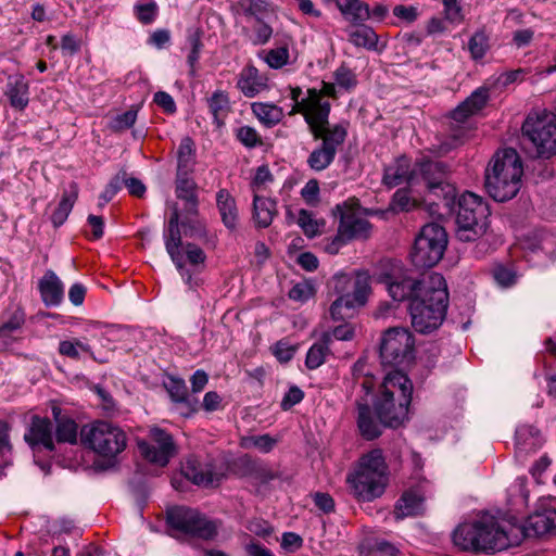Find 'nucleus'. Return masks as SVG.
<instances>
[{"mask_svg": "<svg viewBox=\"0 0 556 556\" xmlns=\"http://www.w3.org/2000/svg\"><path fill=\"white\" fill-rule=\"evenodd\" d=\"M506 525V518L483 515L479 519L459 523L452 533V540L460 551L493 554L514 546L521 538L517 528L507 532Z\"/></svg>", "mask_w": 556, "mask_h": 556, "instance_id": "1", "label": "nucleus"}, {"mask_svg": "<svg viewBox=\"0 0 556 556\" xmlns=\"http://www.w3.org/2000/svg\"><path fill=\"white\" fill-rule=\"evenodd\" d=\"M422 293L409 303L413 328L420 333L437 329L445 318L448 293L445 279L438 273L428 274Z\"/></svg>", "mask_w": 556, "mask_h": 556, "instance_id": "2", "label": "nucleus"}, {"mask_svg": "<svg viewBox=\"0 0 556 556\" xmlns=\"http://www.w3.org/2000/svg\"><path fill=\"white\" fill-rule=\"evenodd\" d=\"M413 383L399 370L388 372L375 401V412L382 426L397 428L407 420Z\"/></svg>", "mask_w": 556, "mask_h": 556, "instance_id": "3", "label": "nucleus"}, {"mask_svg": "<svg viewBox=\"0 0 556 556\" xmlns=\"http://www.w3.org/2000/svg\"><path fill=\"white\" fill-rule=\"evenodd\" d=\"M522 175L523 166L517 151L513 148L498 150L485 168V190L497 202L508 201L519 192Z\"/></svg>", "mask_w": 556, "mask_h": 556, "instance_id": "4", "label": "nucleus"}, {"mask_svg": "<svg viewBox=\"0 0 556 556\" xmlns=\"http://www.w3.org/2000/svg\"><path fill=\"white\" fill-rule=\"evenodd\" d=\"M490 215L488 203L473 192H465L458 200L456 237L464 242L479 239L486 231Z\"/></svg>", "mask_w": 556, "mask_h": 556, "instance_id": "5", "label": "nucleus"}, {"mask_svg": "<svg viewBox=\"0 0 556 556\" xmlns=\"http://www.w3.org/2000/svg\"><path fill=\"white\" fill-rule=\"evenodd\" d=\"M166 522L172 536L197 538L204 541L214 540L218 533L219 522L210 519L198 509L175 506L166 511Z\"/></svg>", "mask_w": 556, "mask_h": 556, "instance_id": "6", "label": "nucleus"}, {"mask_svg": "<svg viewBox=\"0 0 556 556\" xmlns=\"http://www.w3.org/2000/svg\"><path fill=\"white\" fill-rule=\"evenodd\" d=\"M79 439L84 446L106 458H114L126 447L124 431L106 421L84 426Z\"/></svg>", "mask_w": 556, "mask_h": 556, "instance_id": "7", "label": "nucleus"}, {"mask_svg": "<svg viewBox=\"0 0 556 556\" xmlns=\"http://www.w3.org/2000/svg\"><path fill=\"white\" fill-rule=\"evenodd\" d=\"M447 245L445 229L437 224L425 225L415 239L410 260L417 268H430L443 257Z\"/></svg>", "mask_w": 556, "mask_h": 556, "instance_id": "8", "label": "nucleus"}, {"mask_svg": "<svg viewBox=\"0 0 556 556\" xmlns=\"http://www.w3.org/2000/svg\"><path fill=\"white\" fill-rule=\"evenodd\" d=\"M522 135L535 148L536 156L556 154V115L549 112L530 114L522 125Z\"/></svg>", "mask_w": 556, "mask_h": 556, "instance_id": "9", "label": "nucleus"}, {"mask_svg": "<svg viewBox=\"0 0 556 556\" xmlns=\"http://www.w3.org/2000/svg\"><path fill=\"white\" fill-rule=\"evenodd\" d=\"M330 102L325 99L317 89H308L305 98L301 100L298 106H293L291 113H300L308 126V129L315 140L323 136V131L331 129L329 124Z\"/></svg>", "mask_w": 556, "mask_h": 556, "instance_id": "10", "label": "nucleus"}, {"mask_svg": "<svg viewBox=\"0 0 556 556\" xmlns=\"http://www.w3.org/2000/svg\"><path fill=\"white\" fill-rule=\"evenodd\" d=\"M415 341L407 328L394 327L384 331L380 343V358L384 366H397L413 357Z\"/></svg>", "mask_w": 556, "mask_h": 556, "instance_id": "11", "label": "nucleus"}, {"mask_svg": "<svg viewBox=\"0 0 556 556\" xmlns=\"http://www.w3.org/2000/svg\"><path fill=\"white\" fill-rule=\"evenodd\" d=\"M388 467L380 450L364 455L355 468L348 475L346 482L353 486H386Z\"/></svg>", "mask_w": 556, "mask_h": 556, "instance_id": "12", "label": "nucleus"}, {"mask_svg": "<svg viewBox=\"0 0 556 556\" xmlns=\"http://www.w3.org/2000/svg\"><path fill=\"white\" fill-rule=\"evenodd\" d=\"M416 185L424 182L428 191L438 198L454 197L455 189L448 182L447 166L438 161H422L413 168Z\"/></svg>", "mask_w": 556, "mask_h": 556, "instance_id": "13", "label": "nucleus"}, {"mask_svg": "<svg viewBox=\"0 0 556 556\" xmlns=\"http://www.w3.org/2000/svg\"><path fill=\"white\" fill-rule=\"evenodd\" d=\"M138 448L146 460L161 467H165L178 453L172 434L160 427H152L148 440L138 442Z\"/></svg>", "mask_w": 556, "mask_h": 556, "instance_id": "14", "label": "nucleus"}, {"mask_svg": "<svg viewBox=\"0 0 556 556\" xmlns=\"http://www.w3.org/2000/svg\"><path fill=\"white\" fill-rule=\"evenodd\" d=\"M348 136V124L339 123L332 125L328 131H323L318 140L321 143L315 148L307 157V165L315 172H321L333 162L338 148L344 142Z\"/></svg>", "mask_w": 556, "mask_h": 556, "instance_id": "15", "label": "nucleus"}, {"mask_svg": "<svg viewBox=\"0 0 556 556\" xmlns=\"http://www.w3.org/2000/svg\"><path fill=\"white\" fill-rule=\"evenodd\" d=\"M507 532L511 529L517 528L520 532L521 538L514 543L519 545L526 538L541 536L556 530V508H545L542 511H535L529 516L526 522H521L515 516L506 518Z\"/></svg>", "mask_w": 556, "mask_h": 556, "instance_id": "16", "label": "nucleus"}, {"mask_svg": "<svg viewBox=\"0 0 556 556\" xmlns=\"http://www.w3.org/2000/svg\"><path fill=\"white\" fill-rule=\"evenodd\" d=\"M489 99L488 89L479 88L475 90L464 102H462L453 112L451 113V129L452 137L456 140H462L465 136L466 128L462 125L467 122V119L482 110L486 104Z\"/></svg>", "mask_w": 556, "mask_h": 556, "instance_id": "17", "label": "nucleus"}, {"mask_svg": "<svg viewBox=\"0 0 556 556\" xmlns=\"http://www.w3.org/2000/svg\"><path fill=\"white\" fill-rule=\"evenodd\" d=\"M427 276L425 275L421 279H417L407 271L392 274L387 279L388 292L394 301L409 300L412 302L414 298L421 295V289H424V281Z\"/></svg>", "mask_w": 556, "mask_h": 556, "instance_id": "18", "label": "nucleus"}, {"mask_svg": "<svg viewBox=\"0 0 556 556\" xmlns=\"http://www.w3.org/2000/svg\"><path fill=\"white\" fill-rule=\"evenodd\" d=\"M333 290L339 296L370 294V276L366 271H356L354 275L340 273L332 278Z\"/></svg>", "mask_w": 556, "mask_h": 556, "instance_id": "19", "label": "nucleus"}, {"mask_svg": "<svg viewBox=\"0 0 556 556\" xmlns=\"http://www.w3.org/2000/svg\"><path fill=\"white\" fill-rule=\"evenodd\" d=\"M25 441L33 447H42L49 452L55 451L52 424L48 418L33 417Z\"/></svg>", "mask_w": 556, "mask_h": 556, "instance_id": "20", "label": "nucleus"}, {"mask_svg": "<svg viewBox=\"0 0 556 556\" xmlns=\"http://www.w3.org/2000/svg\"><path fill=\"white\" fill-rule=\"evenodd\" d=\"M426 509L425 495L419 489H406L394 507V517L404 519L422 515Z\"/></svg>", "mask_w": 556, "mask_h": 556, "instance_id": "21", "label": "nucleus"}, {"mask_svg": "<svg viewBox=\"0 0 556 556\" xmlns=\"http://www.w3.org/2000/svg\"><path fill=\"white\" fill-rule=\"evenodd\" d=\"M4 96L16 111H23L29 103V84L21 74L10 75L4 87Z\"/></svg>", "mask_w": 556, "mask_h": 556, "instance_id": "22", "label": "nucleus"}, {"mask_svg": "<svg viewBox=\"0 0 556 556\" xmlns=\"http://www.w3.org/2000/svg\"><path fill=\"white\" fill-rule=\"evenodd\" d=\"M165 249L170 260L175 264L177 270L185 279L187 283H190L192 275L189 269L186 268L184 253H182V240L180 229H167L164 233Z\"/></svg>", "mask_w": 556, "mask_h": 556, "instance_id": "23", "label": "nucleus"}, {"mask_svg": "<svg viewBox=\"0 0 556 556\" xmlns=\"http://www.w3.org/2000/svg\"><path fill=\"white\" fill-rule=\"evenodd\" d=\"M382 182L388 188H394L404 182L415 186L416 179H413V169L410 168L409 160L406 156H400L384 168Z\"/></svg>", "mask_w": 556, "mask_h": 556, "instance_id": "24", "label": "nucleus"}, {"mask_svg": "<svg viewBox=\"0 0 556 556\" xmlns=\"http://www.w3.org/2000/svg\"><path fill=\"white\" fill-rule=\"evenodd\" d=\"M181 475L195 485L210 484L214 481V468L211 463H202L194 456H189L181 464Z\"/></svg>", "mask_w": 556, "mask_h": 556, "instance_id": "25", "label": "nucleus"}, {"mask_svg": "<svg viewBox=\"0 0 556 556\" xmlns=\"http://www.w3.org/2000/svg\"><path fill=\"white\" fill-rule=\"evenodd\" d=\"M237 88L248 98H253L267 88V79L253 65L244 66L238 75Z\"/></svg>", "mask_w": 556, "mask_h": 556, "instance_id": "26", "label": "nucleus"}, {"mask_svg": "<svg viewBox=\"0 0 556 556\" xmlns=\"http://www.w3.org/2000/svg\"><path fill=\"white\" fill-rule=\"evenodd\" d=\"M348 40L356 48H363L369 51L378 50L379 36L374 28L365 22L349 25L346 28Z\"/></svg>", "mask_w": 556, "mask_h": 556, "instance_id": "27", "label": "nucleus"}, {"mask_svg": "<svg viewBox=\"0 0 556 556\" xmlns=\"http://www.w3.org/2000/svg\"><path fill=\"white\" fill-rule=\"evenodd\" d=\"M39 291L46 306H58L64 298L63 283L52 270H48L40 279Z\"/></svg>", "mask_w": 556, "mask_h": 556, "instance_id": "28", "label": "nucleus"}, {"mask_svg": "<svg viewBox=\"0 0 556 556\" xmlns=\"http://www.w3.org/2000/svg\"><path fill=\"white\" fill-rule=\"evenodd\" d=\"M358 294L338 296L330 306V316L333 320H344L354 316L357 307L364 306L368 300L369 294Z\"/></svg>", "mask_w": 556, "mask_h": 556, "instance_id": "29", "label": "nucleus"}, {"mask_svg": "<svg viewBox=\"0 0 556 556\" xmlns=\"http://www.w3.org/2000/svg\"><path fill=\"white\" fill-rule=\"evenodd\" d=\"M340 233L350 240L366 239L370 235L369 222L354 213L342 214L339 225Z\"/></svg>", "mask_w": 556, "mask_h": 556, "instance_id": "30", "label": "nucleus"}, {"mask_svg": "<svg viewBox=\"0 0 556 556\" xmlns=\"http://www.w3.org/2000/svg\"><path fill=\"white\" fill-rule=\"evenodd\" d=\"M336 8L350 25L369 20V4L363 0H332Z\"/></svg>", "mask_w": 556, "mask_h": 556, "instance_id": "31", "label": "nucleus"}, {"mask_svg": "<svg viewBox=\"0 0 556 556\" xmlns=\"http://www.w3.org/2000/svg\"><path fill=\"white\" fill-rule=\"evenodd\" d=\"M381 422L377 421L367 403L357 402V426L366 440H374L381 434Z\"/></svg>", "mask_w": 556, "mask_h": 556, "instance_id": "32", "label": "nucleus"}, {"mask_svg": "<svg viewBox=\"0 0 556 556\" xmlns=\"http://www.w3.org/2000/svg\"><path fill=\"white\" fill-rule=\"evenodd\" d=\"M78 185L72 181L66 189H64L61 201L51 215V222L54 227H59L67 219L77 198H78Z\"/></svg>", "mask_w": 556, "mask_h": 556, "instance_id": "33", "label": "nucleus"}, {"mask_svg": "<svg viewBox=\"0 0 556 556\" xmlns=\"http://www.w3.org/2000/svg\"><path fill=\"white\" fill-rule=\"evenodd\" d=\"M277 214L276 202L269 198L260 197L254 194L253 199V219L257 227H268L274 216Z\"/></svg>", "mask_w": 556, "mask_h": 556, "instance_id": "34", "label": "nucleus"}, {"mask_svg": "<svg viewBox=\"0 0 556 556\" xmlns=\"http://www.w3.org/2000/svg\"><path fill=\"white\" fill-rule=\"evenodd\" d=\"M217 207L224 225L235 229L238 222V208L235 198L226 189H220L216 194Z\"/></svg>", "mask_w": 556, "mask_h": 556, "instance_id": "35", "label": "nucleus"}, {"mask_svg": "<svg viewBox=\"0 0 556 556\" xmlns=\"http://www.w3.org/2000/svg\"><path fill=\"white\" fill-rule=\"evenodd\" d=\"M166 389L174 402L181 405L180 414L184 416H190L197 409L188 400V391L184 380L181 379H169L166 384Z\"/></svg>", "mask_w": 556, "mask_h": 556, "instance_id": "36", "label": "nucleus"}, {"mask_svg": "<svg viewBox=\"0 0 556 556\" xmlns=\"http://www.w3.org/2000/svg\"><path fill=\"white\" fill-rule=\"evenodd\" d=\"M207 104L214 123L218 127L223 126L231 110L228 94L225 91L217 90L207 99Z\"/></svg>", "mask_w": 556, "mask_h": 556, "instance_id": "37", "label": "nucleus"}, {"mask_svg": "<svg viewBox=\"0 0 556 556\" xmlns=\"http://www.w3.org/2000/svg\"><path fill=\"white\" fill-rule=\"evenodd\" d=\"M330 342V332H325L323 333L320 340L309 348L305 359V365L307 368L316 369L325 363L326 356L329 353Z\"/></svg>", "mask_w": 556, "mask_h": 556, "instance_id": "38", "label": "nucleus"}, {"mask_svg": "<svg viewBox=\"0 0 556 556\" xmlns=\"http://www.w3.org/2000/svg\"><path fill=\"white\" fill-rule=\"evenodd\" d=\"M251 109L257 119L268 127L277 125L283 117L282 109L275 104L254 102Z\"/></svg>", "mask_w": 556, "mask_h": 556, "instance_id": "39", "label": "nucleus"}, {"mask_svg": "<svg viewBox=\"0 0 556 556\" xmlns=\"http://www.w3.org/2000/svg\"><path fill=\"white\" fill-rule=\"evenodd\" d=\"M55 415V440L56 443L76 444L78 440V426L68 417H58Z\"/></svg>", "mask_w": 556, "mask_h": 556, "instance_id": "40", "label": "nucleus"}, {"mask_svg": "<svg viewBox=\"0 0 556 556\" xmlns=\"http://www.w3.org/2000/svg\"><path fill=\"white\" fill-rule=\"evenodd\" d=\"M233 8L237 13L252 17L255 22H260L269 11V4L264 0H238Z\"/></svg>", "mask_w": 556, "mask_h": 556, "instance_id": "41", "label": "nucleus"}, {"mask_svg": "<svg viewBox=\"0 0 556 556\" xmlns=\"http://www.w3.org/2000/svg\"><path fill=\"white\" fill-rule=\"evenodd\" d=\"M490 49V37L484 29L477 30L468 40V50L472 60L484 58Z\"/></svg>", "mask_w": 556, "mask_h": 556, "instance_id": "42", "label": "nucleus"}, {"mask_svg": "<svg viewBox=\"0 0 556 556\" xmlns=\"http://www.w3.org/2000/svg\"><path fill=\"white\" fill-rule=\"evenodd\" d=\"M277 444V439L269 434L248 435L240 440V446L245 450L256 448L262 453H269Z\"/></svg>", "mask_w": 556, "mask_h": 556, "instance_id": "43", "label": "nucleus"}, {"mask_svg": "<svg viewBox=\"0 0 556 556\" xmlns=\"http://www.w3.org/2000/svg\"><path fill=\"white\" fill-rule=\"evenodd\" d=\"M242 31L247 39L254 46L266 45L273 36V28L262 20L255 23L252 31L247 28H243Z\"/></svg>", "mask_w": 556, "mask_h": 556, "instance_id": "44", "label": "nucleus"}, {"mask_svg": "<svg viewBox=\"0 0 556 556\" xmlns=\"http://www.w3.org/2000/svg\"><path fill=\"white\" fill-rule=\"evenodd\" d=\"M298 225L307 237L313 238L320 233L325 222L315 219L311 212L302 208L299 212Z\"/></svg>", "mask_w": 556, "mask_h": 556, "instance_id": "45", "label": "nucleus"}, {"mask_svg": "<svg viewBox=\"0 0 556 556\" xmlns=\"http://www.w3.org/2000/svg\"><path fill=\"white\" fill-rule=\"evenodd\" d=\"M178 170H188L194 159V142L190 137H185L180 141L178 151Z\"/></svg>", "mask_w": 556, "mask_h": 556, "instance_id": "46", "label": "nucleus"}, {"mask_svg": "<svg viewBox=\"0 0 556 556\" xmlns=\"http://www.w3.org/2000/svg\"><path fill=\"white\" fill-rule=\"evenodd\" d=\"M197 185L192 179L187 177H178L176 180V197L184 202H189L191 208L194 207V199Z\"/></svg>", "mask_w": 556, "mask_h": 556, "instance_id": "47", "label": "nucleus"}, {"mask_svg": "<svg viewBox=\"0 0 556 556\" xmlns=\"http://www.w3.org/2000/svg\"><path fill=\"white\" fill-rule=\"evenodd\" d=\"M80 351L91 353L90 346L77 339L64 340L59 344V353L73 359H79Z\"/></svg>", "mask_w": 556, "mask_h": 556, "instance_id": "48", "label": "nucleus"}, {"mask_svg": "<svg viewBox=\"0 0 556 556\" xmlns=\"http://www.w3.org/2000/svg\"><path fill=\"white\" fill-rule=\"evenodd\" d=\"M333 78L336 85L339 88H342L346 91L352 90L357 85V78L355 73L344 64H342L334 71Z\"/></svg>", "mask_w": 556, "mask_h": 556, "instance_id": "49", "label": "nucleus"}, {"mask_svg": "<svg viewBox=\"0 0 556 556\" xmlns=\"http://www.w3.org/2000/svg\"><path fill=\"white\" fill-rule=\"evenodd\" d=\"M265 62L269 67L278 70L288 64L289 49L287 45L270 49L266 52Z\"/></svg>", "mask_w": 556, "mask_h": 556, "instance_id": "50", "label": "nucleus"}, {"mask_svg": "<svg viewBox=\"0 0 556 556\" xmlns=\"http://www.w3.org/2000/svg\"><path fill=\"white\" fill-rule=\"evenodd\" d=\"M444 18L453 24L464 20L462 0H442Z\"/></svg>", "mask_w": 556, "mask_h": 556, "instance_id": "51", "label": "nucleus"}, {"mask_svg": "<svg viewBox=\"0 0 556 556\" xmlns=\"http://www.w3.org/2000/svg\"><path fill=\"white\" fill-rule=\"evenodd\" d=\"M315 294L314 286L308 281L294 285L289 291V298L293 301L304 303Z\"/></svg>", "mask_w": 556, "mask_h": 556, "instance_id": "52", "label": "nucleus"}, {"mask_svg": "<svg viewBox=\"0 0 556 556\" xmlns=\"http://www.w3.org/2000/svg\"><path fill=\"white\" fill-rule=\"evenodd\" d=\"M137 119V110L130 109L113 118L110 127L114 131H123L130 128Z\"/></svg>", "mask_w": 556, "mask_h": 556, "instance_id": "53", "label": "nucleus"}, {"mask_svg": "<svg viewBox=\"0 0 556 556\" xmlns=\"http://www.w3.org/2000/svg\"><path fill=\"white\" fill-rule=\"evenodd\" d=\"M391 205L393 210L408 212L416 206V200L410 198L406 189H399L393 195Z\"/></svg>", "mask_w": 556, "mask_h": 556, "instance_id": "54", "label": "nucleus"}, {"mask_svg": "<svg viewBox=\"0 0 556 556\" xmlns=\"http://www.w3.org/2000/svg\"><path fill=\"white\" fill-rule=\"evenodd\" d=\"M238 140L247 148H255L262 144L261 136L250 126H242L237 130Z\"/></svg>", "mask_w": 556, "mask_h": 556, "instance_id": "55", "label": "nucleus"}, {"mask_svg": "<svg viewBox=\"0 0 556 556\" xmlns=\"http://www.w3.org/2000/svg\"><path fill=\"white\" fill-rule=\"evenodd\" d=\"M393 15L406 24H413L420 15L416 5L399 4L393 8Z\"/></svg>", "mask_w": 556, "mask_h": 556, "instance_id": "56", "label": "nucleus"}, {"mask_svg": "<svg viewBox=\"0 0 556 556\" xmlns=\"http://www.w3.org/2000/svg\"><path fill=\"white\" fill-rule=\"evenodd\" d=\"M539 433L538 429L532 426H521L516 430V443L520 447L527 450L531 447H535L534 442H528L531 438L534 440V437Z\"/></svg>", "mask_w": 556, "mask_h": 556, "instance_id": "57", "label": "nucleus"}, {"mask_svg": "<svg viewBox=\"0 0 556 556\" xmlns=\"http://www.w3.org/2000/svg\"><path fill=\"white\" fill-rule=\"evenodd\" d=\"M186 253L187 261L192 266L204 265L206 255L204 251L193 243H186L182 248Z\"/></svg>", "mask_w": 556, "mask_h": 556, "instance_id": "58", "label": "nucleus"}, {"mask_svg": "<svg viewBox=\"0 0 556 556\" xmlns=\"http://www.w3.org/2000/svg\"><path fill=\"white\" fill-rule=\"evenodd\" d=\"M304 399V392L295 386L289 388L287 393L283 395L280 407L283 410H289L294 405L299 404Z\"/></svg>", "mask_w": 556, "mask_h": 556, "instance_id": "59", "label": "nucleus"}, {"mask_svg": "<svg viewBox=\"0 0 556 556\" xmlns=\"http://www.w3.org/2000/svg\"><path fill=\"white\" fill-rule=\"evenodd\" d=\"M137 17L143 24H150L154 21L157 5L154 1L136 5Z\"/></svg>", "mask_w": 556, "mask_h": 556, "instance_id": "60", "label": "nucleus"}, {"mask_svg": "<svg viewBox=\"0 0 556 556\" xmlns=\"http://www.w3.org/2000/svg\"><path fill=\"white\" fill-rule=\"evenodd\" d=\"M551 464V459L547 456L541 457L530 469L531 476L536 484L546 483V470Z\"/></svg>", "mask_w": 556, "mask_h": 556, "instance_id": "61", "label": "nucleus"}, {"mask_svg": "<svg viewBox=\"0 0 556 556\" xmlns=\"http://www.w3.org/2000/svg\"><path fill=\"white\" fill-rule=\"evenodd\" d=\"M493 277L502 287H509L516 281L515 271L502 265H498L493 269Z\"/></svg>", "mask_w": 556, "mask_h": 556, "instance_id": "62", "label": "nucleus"}, {"mask_svg": "<svg viewBox=\"0 0 556 556\" xmlns=\"http://www.w3.org/2000/svg\"><path fill=\"white\" fill-rule=\"evenodd\" d=\"M24 324V314L20 311L13 313L10 319L0 326V337L9 336Z\"/></svg>", "mask_w": 556, "mask_h": 556, "instance_id": "63", "label": "nucleus"}, {"mask_svg": "<svg viewBox=\"0 0 556 556\" xmlns=\"http://www.w3.org/2000/svg\"><path fill=\"white\" fill-rule=\"evenodd\" d=\"M122 179H125L123 175L117 174L111 179V181L108 184L104 191L100 195V205L110 202L113 199V197L121 190Z\"/></svg>", "mask_w": 556, "mask_h": 556, "instance_id": "64", "label": "nucleus"}]
</instances>
